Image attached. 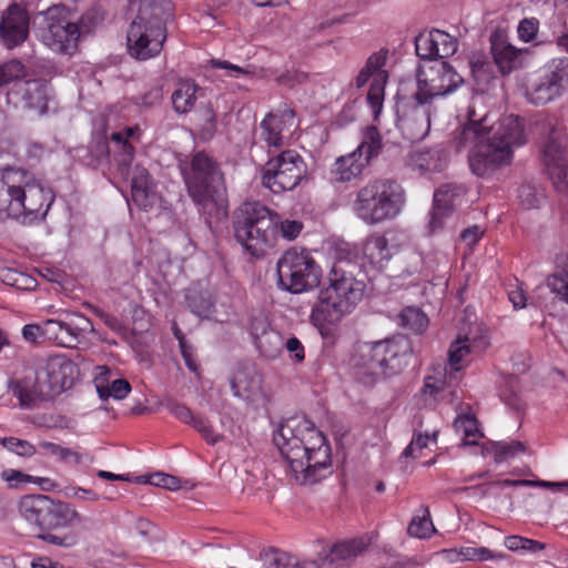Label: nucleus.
<instances>
[{
  "instance_id": "f257e3e1",
  "label": "nucleus",
  "mask_w": 568,
  "mask_h": 568,
  "mask_svg": "<svg viewBox=\"0 0 568 568\" xmlns=\"http://www.w3.org/2000/svg\"><path fill=\"white\" fill-rule=\"evenodd\" d=\"M484 95H476L467 112V122L455 131L452 145L457 152L469 151V168L477 176L491 175L513 160L514 148L524 144L519 119L513 114L495 120Z\"/></svg>"
},
{
  "instance_id": "f03ea898",
  "label": "nucleus",
  "mask_w": 568,
  "mask_h": 568,
  "mask_svg": "<svg viewBox=\"0 0 568 568\" xmlns=\"http://www.w3.org/2000/svg\"><path fill=\"white\" fill-rule=\"evenodd\" d=\"M274 443L286 462L285 473L291 483L314 485L331 474V447L310 419H286L274 435Z\"/></svg>"
},
{
  "instance_id": "7ed1b4c3",
  "label": "nucleus",
  "mask_w": 568,
  "mask_h": 568,
  "mask_svg": "<svg viewBox=\"0 0 568 568\" xmlns=\"http://www.w3.org/2000/svg\"><path fill=\"white\" fill-rule=\"evenodd\" d=\"M19 513L24 520L39 529L40 540L67 549L78 545V532L70 530L55 534L83 521L74 505L43 494L27 495L19 501Z\"/></svg>"
},
{
  "instance_id": "20e7f679",
  "label": "nucleus",
  "mask_w": 568,
  "mask_h": 568,
  "mask_svg": "<svg viewBox=\"0 0 568 568\" xmlns=\"http://www.w3.org/2000/svg\"><path fill=\"white\" fill-rule=\"evenodd\" d=\"M53 202L51 190L23 169H0V220L16 219L23 223L44 216Z\"/></svg>"
},
{
  "instance_id": "39448f33",
  "label": "nucleus",
  "mask_w": 568,
  "mask_h": 568,
  "mask_svg": "<svg viewBox=\"0 0 568 568\" xmlns=\"http://www.w3.org/2000/svg\"><path fill=\"white\" fill-rule=\"evenodd\" d=\"M187 192L209 217L221 220L227 214L224 175L219 164L205 152H196L184 170Z\"/></svg>"
},
{
  "instance_id": "423d86ee",
  "label": "nucleus",
  "mask_w": 568,
  "mask_h": 568,
  "mask_svg": "<svg viewBox=\"0 0 568 568\" xmlns=\"http://www.w3.org/2000/svg\"><path fill=\"white\" fill-rule=\"evenodd\" d=\"M345 266L349 264H334L329 285L320 291L311 315L316 325L338 323L363 298L364 281L356 278Z\"/></svg>"
},
{
  "instance_id": "0eeeda50",
  "label": "nucleus",
  "mask_w": 568,
  "mask_h": 568,
  "mask_svg": "<svg viewBox=\"0 0 568 568\" xmlns=\"http://www.w3.org/2000/svg\"><path fill=\"white\" fill-rule=\"evenodd\" d=\"M412 346L405 336L377 342H362L355 347L352 365L359 378L374 382L379 377H389L402 372L407 365Z\"/></svg>"
},
{
  "instance_id": "6e6552de",
  "label": "nucleus",
  "mask_w": 568,
  "mask_h": 568,
  "mask_svg": "<svg viewBox=\"0 0 568 568\" xmlns=\"http://www.w3.org/2000/svg\"><path fill=\"white\" fill-rule=\"evenodd\" d=\"M277 215L260 202H244L234 212L233 232L241 246L254 257L263 256L276 241Z\"/></svg>"
},
{
  "instance_id": "1a4fd4ad",
  "label": "nucleus",
  "mask_w": 568,
  "mask_h": 568,
  "mask_svg": "<svg viewBox=\"0 0 568 568\" xmlns=\"http://www.w3.org/2000/svg\"><path fill=\"white\" fill-rule=\"evenodd\" d=\"M404 202V190L396 181L376 179L357 191L353 211L364 223L376 225L394 219Z\"/></svg>"
},
{
  "instance_id": "9d476101",
  "label": "nucleus",
  "mask_w": 568,
  "mask_h": 568,
  "mask_svg": "<svg viewBox=\"0 0 568 568\" xmlns=\"http://www.w3.org/2000/svg\"><path fill=\"white\" fill-rule=\"evenodd\" d=\"M33 32L57 53L73 54L78 49L79 28L72 20L71 11L63 4L38 12L33 17Z\"/></svg>"
},
{
  "instance_id": "9b49d317",
  "label": "nucleus",
  "mask_w": 568,
  "mask_h": 568,
  "mask_svg": "<svg viewBox=\"0 0 568 568\" xmlns=\"http://www.w3.org/2000/svg\"><path fill=\"white\" fill-rule=\"evenodd\" d=\"M278 283L291 293H302L318 285L320 267L305 251H286L277 261Z\"/></svg>"
},
{
  "instance_id": "f8f14e48",
  "label": "nucleus",
  "mask_w": 568,
  "mask_h": 568,
  "mask_svg": "<svg viewBox=\"0 0 568 568\" xmlns=\"http://www.w3.org/2000/svg\"><path fill=\"white\" fill-rule=\"evenodd\" d=\"M306 174L303 158L294 150H286L270 158L262 169V184L273 193L291 191Z\"/></svg>"
},
{
  "instance_id": "ddd939ff",
  "label": "nucleus",
  "mask_w": 568,
  "mask_h": 568,
  "mask_svg": "<svg viewBox=\"0 0 568 568\" xmlns=\"http://www.w3.org/2000/svg\"><path fill=\"white\" fill-rule=\"evenodd\" d=\"M417 91L414 99L430 103L436 97H444L464 83L463 77L446 61H437L427 70L416 71Z\"/></svg>"
},
{
  "instance_id": "4468645a",
  "label": "nucleus",
  "mask_w": 568,
  "mask_h": 568,
  "mask_svg": "<svg viewBox=\"0 0 568 568\" xmlns=\"http://www.w3.org/2000/svg\"><path fill=\"white\" fill-rule=\"evenodd\" d=\"M166 39V28L162 22H150L144 18H134L131 22L126 45L129 54L136 60H148L158 55Z\"/></svg>"
},
{
  "instance_id": "2eb2a0df",
  "label": "nucleus",
  "mask_w": 568,
  "mask_h": 568,
  "mask_svg": "<svg viewBox=\"0 0 568 568\" xmlns=\"http://www.w3.org/2000/svg\"><path fill=\"white\" fill-rule=\"evenodd\" d=\"M567 145L566 133L552 130L544 149V163L554 187L561 193L568 191L567 182Z\"/></svg>"
},
{
  "instance_id": "dca6fc26",
  "label": "nucleus",
  "mask_w": 568,
  "mask_h": 568,
  "mask_svg": "<svg viewBox=\"0 0 568 568\" xmlns=\"http://www.w3.org/2000/svg\"><path fill=\"white\" fill-rule=\"evenodd\" d=\"M427 104L415 100L414 97L397 102L396 124L407 140H420L428 134L430 120Z\"/></svg>"
},
{
  "instance_id": "f3484780",
  "label": "nucleus",
  "mask_w": 568,
  "mask_h": 568,
  "mask_svg": "<svg viewBox=\"0 0 568 568\" xmlns=\"http://www.w3.org/2000/svg\"><path fill=\"white\" fill-rule=\"evenodd\" d=\"M568 77L566 59L554 60L549 73L545 74L527 91L529 101L534 104H546L565 91L564 82Z\"/></svg>"
},
{
  "instance_id": "a211bd4d",
  "label": "nucleus",
  "mask_w": 568,
  "mask_h": 568,
  "mask_svg": "<svg viewBox=\"0 0 568 568\" xmlns=\"http://www.w3.org/2000/svg\"><path fill=\"white\" fill-rule=\"evenodd\" d=\"M30 18L26 9L17 3L3 11L0 21V41L13 49L22 44L29 36Z\"/></svg>"
},
{
  "instance_id": "6ab92c4d",
  "label": "nucleus",
  "mask_w": 568,
  "mask_h": 568,
  "mask_svg": "<svg viewBox=\"0 0 568 568\" xmlns=\"http://www.w3.org/2000/svg\"><path fill=\"white\" fill-rule=\"evenodd\" d=\"M490 50L496 65L503 74H509L523 63V54L526 50L514 47L501 30H495L490 34Z\"/></svg>"
},
{
  "instance_id": "aec40b11",
  "label": "nucleus",
  "mask_w": 568,
  "mask_h": 568,
  "mask_svg": "<svg viewBox=\"0 0 568 568\" xmlns=\"http://www.w3.org/2000/svg\"><path fill=\"white\" fill-rule=\"evenodd\" d=\"M132 201L141 210L149 211L160 202L156 186L146 169L136 165L131 181Z\"/></svg>"
},
{
  "instance_id": "412c9836",
  "label": "nucleus",
  "mask_w": 568,
  "mask_h": 568,
  "mask_svg": "<svg viewBox=\"0 0 568 568\" xmlns=\"http://www.w3.org/2000/svg\"><path fill=\"white\" fill-rule=\"evenodd\" d=\"M230 383L234 396L247 402L254 400L262 392V376L252 364L240 365Z\"/></svg>"
},
{
  "instance_id": "4be33fe9",
  "label": "nucleus",
  "mask_w": 568,
  "mask_h": 568,
  "mask_svg": "<svg viewBox=\"0 0 568 568\" xmlns=\"http://www.w3.org/2000/svg\"><path fill=\"white\" fill-rule=\"evenodd\" d=\"M367 547L364 539H352L343 542L335 544L329 549H323L318 552L313 562L318 565V568H329L338 565L342 561L348 560L363 552Z\"/></svg>"
},
{
  "instance_id": "5701e85b",
  "label": "nucleus",
  "mask_w": 568,
  "mask_h": 568,
  "mask_svg": "<svg viewBox=\"0 0 568 568\" xmlns=\"http://www.w3.org/2000/svg\"><path fill=\"white\" fill-rule=\"evenodd\" d=\"M78 373L77 365L65 357H54L47 365L49 388L53 393L69 389Z\"/></svg>"
},
{
  "instance_id": "b1692460",
  "label": "nucleus",
  "mask_w": 568,
  "mask_h": 568,
  "mask_svg": "<svg viewBox=\"0 0 568 568\" xmlns=\"http://www.w3.org/2000/svg\"><path fill=\"white\" fill-rule=\"evenodd\" d=\"M293 124V110H284L280 114L268 113L261 122V136L267 145L278 148L283 144V131Z\"/></svg>"
},
{
  "instance_id": "393cba45",
  "label": "nucleus",
  "mask_w": 568,
  "mask_h": 568,
  "mask_svg": "<svg viewBox=\"0 0 568 568\" xmlns=\"http://www.w3.org/2000/svg\"><path fill=\"white\" fill-rule=\"evenodd\" d=\"M357 154V152L353 151L335 160L331 169L333 181L345 183L362 175L369 163Z\"/></svg>"
},
{
  "instance_id": "a878e982",
  "label": "nucleus",
  "mask_w": 568,
  "mask_h": 568,
  "mask_svg": "<svg viewBox=\"0 0 568 568\" xmlns=\"http://www.w3.org/2000/svg\"><path fill=\"white\" fill-rule=\"evenodd\" d=\"M260 559L266 568H318L313 559L301 560L295 555L274 547L262 550Z\"/></svg>"
},
{
  "instance_id": "bb28decb",
  "label": "nucleus",
  "mask_w": 568,
  "mask_h": 568,
  "mask_svg": "<svg viewBox=\"0 0 568 568\" xmlns=\"http://www.w3.org/2000/svg\"><path fill=\"white\" fill-rule=\"evenodd\" d=\"M407 164L420 173L440 172L446 164V158L439 149H416L410 152Z\"/></svg>"
},
{
  "instance_id": "cd10ccee",
  "label": "nucleus",
  "mask_w": 568,
  "mask_h": 568,
  "mask_svg": "<svg viewBox=\"0 0 568 568\" xmlns=\"http://www.w3.org/2000/svg\"><path fill=\"white\" fill-rule=\"evenodd\" d=\"M203 90L192 80H181L171 95L173 109L176 113H189L195 106Z\"/></svg>"
},
{
  "instance_id": "c85d7f7f",
  "label": "nucleus",
  "mask_w": 568,
  "mask_h": 568,
  "mask_svg": "<svg viewBox=\"0 0 568 568\" xmlns=\"http://www.w3.org/2000/svg\"><path fill=\"white\" fill-rule=\"evenodd\" d=\"M20 92L26 105L40 114L48 110L49 85L43 80H28L21 83Z\"/></svg>"
},
{
  "instance_id": "c756f323",
  "label": "nucleus",
  "mask_w": 568,
  "mask_h": 568,
  "mask_svg": "<svg viewBox=\"0 0 568 568\" xmlns=\"http://www.w3.org/2000/svg\"><path fill=\"white\" fill-rule=\"evenodd\" d=\"M171 413L181 422L194 427L209 444H216L221 436L216 434L212 426L202 417L194 415L189 407L182 404H173Z\"/></svg>"
},
{
  "instance_id": "7c9ffc66",
  "label": "nucleus",
  "mask_w": 568,
  "mask_h": 568,
  "mask_svg": "<svg viewBox=\"0 0 568 568\" xmlns=\"http://www.w3.org/2000/svg\"><path fill=\"white\" fill-rule=\"evenodd\" d=\"M8 387L12 395L19 399L21 407L30 408L41 398L43 390L38 386L37 379L33 377H24L22 379H10Z\"/></svg>"
},
{
  "instance_id": "2f4dec72",
  "label": "nucleus",
  "mask_w": 568,
  "mask_h": 568,
  "mask_svg": "<svg viewBox=\"0 0 568 568\" xmlns=\"http://www.w3.org/2000/svg\"><path fill=\"white\" fill-rule=\"evenodd\" d=\"M363 255L374 267L383 268L392 256L387 239L381 234L369 235L363 244Z\"/></svg>"
},
{
  "instance_id": "473e14b6",
  "label": "nucleus",
  "mask_w": 568,
  "mask_h": 568,
  "mask_svg": "<svg viewBox=\"0 0 568 568\" xmlns=\"http://www.w3.org/2000/svg\"><path fill=\"white\" fill-rule=\"evenodd\" d=\"M99 369L101 373L100 376L95 378V388L101 399H108L109 397L123 399L131 392V385L126 379L119 378L109 384L105 377L110 373L109 367L99 366Z\"/></svg>"
},
{
  "instance_id": "72a5a7b5",
  "label": "nucleus",
  "mask_w": 568,
  "mask_h": 568,
  "mask_svg": "<svg viewBox=\"0 0 568 568\" xmlns=\"http://www.w3.org/2000/svg\"><path fill=\"white\" fill-rule=\"evenodd\" d=\"M546 286L554 294V300L568 302V270L565 256L556 258V270L547 277Z\"/></svg>"
},
{
  "instance_id": "f704fd0d",
  "label": "nucleus",
  "mask_w": 568,
  "mask_h": 568,
  "mask_svg": "<svg viewBox=\"0 0 568 568\" xmlns=\"http://www.w3.org/2000/svg\"><path fill=\"white\" fill-rule=\"evenodd\" d=\"M171 12V0H141L136 18L143 17L144 20L150 22H162L165 24Z\"/></svg>"
},
{
  "instance_id": "c9c22d12",
  "label": "nucleus",
  "mask_w": 568,
  "mask_h": 568,
  "mask_svg": "<svg viewBox=\"0 0 568 568\" xmlns=\"http://www.w3.org/2000/svg\"><path fill=\"white\" fill-rule=\"evenodd\" d=\"M382 148V135L375 126L369 125L363 130L362 141L354 151L371 164L379 155Z\"/></svg>"
},
{
  "instance_id": "e433bc0d",
  "label": "nucleus",
  "mask_w": 568,
  "mask_h": 568,
  "mask_svg": "<svg viewBox=\"0 0 568 568\" xmlns=\"http://www.w3.org/2000/svg\"><path fill=\"white\" fill-rule=\"evenodd\" d=\"M0 281L6 285L22 291H32L38 285L34 277L12 267L0 268Z\"/></svg>"
},
{
  "instance_id": "4c0bfd02",
  "label": "nucleus",
  "mask_w": 568,
  "mask_h": 568,
  "mask_svg": "<svg viewBox=\"0 0 568 568\" xmlns=\"http://www.w3.org/2000/svg\"><path fill=\"white\" fill-rule=\"evenodd\" d=\"M525 444L518 440H513L510 443L493 442L489 444V447H483L481 454L486 455L489 453H494L495 462L500 463L505 459L513 458L518 454H523L525 453Z\"/></svg>"
},
{
  "instance_id": "58836bf2",
  "label": "nucleus",
  "mask_w": 568,
  "mask_h": 568,
  "mask_svg": "<svg viewBox=\"0 0 568 568\" xmlns=\"http://www.w3.org/2000/svg\"><path fill=\"white\" fill-rule=\"evenodd\" d=\"M398 323L414 333H422L428 326V317L420 308L407 306L398 314Z\"/></svg>"
},
{
  "instance_id": "ea45409f",
  "label": "nucleus",
  "mask_w": 568,
  "mask_h": 568,
  "mask_svg": "<svg viewBox=\"0 0 568 568\" xmlns=\"http://www.w3.org/2000/svg\"><path fill=\"white\" fill-rule=\"evenodd\" d=\"M454 427L457 433L463 434L464 446L477 445V438L483 437L473 415L458 416L454 422Z\"/></svg>"
},
{
  "instance_id": "a19ab883",
  "label": "nucleus",
  "mask_w": 568,
  "mask_h": 568,
  "mask_svg": "<svg viewBox=\"0 0 568 568\" xmlns=\"http://www.w3.org/2000/svg\"><path fill=\"white\" fill-rule=\"evenodd\" d=\"M466 190L462 185L445 184L434 194V203L442 205L445 210L453 212L457 201L464 197Z\"/></svg>"
},
{
  "instance_id": "79ce46f5",
  "label": "nucleus",
  "mask_w": 568,
  "mask_h": 568,
  "mask_svg": "<svg viewBox=\"0 0 568 568\" xmlns=\"http://www.w3.org/2000/svg\"><path fill=\"white\" fill-rule=\"evenodd\" d=\"M387 60V51L374 52L366 61L364 68L361 69L359 73L355 79L357 88H362L366 84L371 77H375L377 72L384 71L382 68L385 65Z\"/></svg>"
},
{
  "instance_id": "37998d69",
  "label": "nucleus",
  "mask_w": 568,
  "mask_h": 568,
  "mask_svg": "<svg viewBox=\"0 0 568 568\" xmlns=\"http://www.w3.org/2000/svg\"><path fill=\"white\" fill-rule=\"evenodd\" d=\"M106 10L101 3L93 4L82 17L75 22L79 28V38L91 32V30L102 23L105 19Z\"/></svg>"
},
{
  "instance_id": "c03bdc74",
  "label": "nucleus",
  "mask_w": 568,
  "mask_h": 568,
  "mask_svg": "<svg viewBox=\"0 0 568 568\" xmlns=\"http://www.w3.org/2000/svg\"><path fill=\"white\" fill-rule=\"evenodd\" d=\"M387 71L377 72V74L373 78V81L367 93V101L371 104L375 116L378 115L383 106L384 90L387 83Z\"/></svg>"
},
{
  "instance_id": "a18cd8bd",
  "label": "nucleus",
  "mask_w": 568,
  "mask_h": 568,
  "mask_svg": "<svg viewBox=\"0 0 568 568\" xmlns=\"http://www.w3.org/2000/svg\"><path fill=\"white\" fill-rule=\"evenodd\" d=\"M471 352L469 338L467 336H459L454 343H452L448 349V363L452 369L459 371L462 363L466 356Z\"/></svg>"
},
{
  "instance_id": "49530a36",
  "label": "nucleus",
  "mask_w": 568,
  "mask_h": 568,
  "mask_svg": "<svg viewBox=\"0 0 568 568\" xmlns=\"http://www.w3.org/2000/svg\"><path fill=\"white\" fill-rule=\"evenodd\" d=\"M434 531H435V527L430 519L429 509H428V507H424L423 515L415 516L412 519V521L408 526V534L410 536L417 537V538H427V537H430Z\"/></svg>"
},
{
  "instance_id": "de8ad7c7",
  "label": "nucleus",
  "mask_w": 568,
  "mask_h": 568,
  "mask_svg": "<svg viewBox=\"0 0 568 568\" xmlns=\"http://www.w3.org/2000/svg\"><path fill=\"white\" fill-rule=\"evenodd\" d=\"M416 54L424 60L437 59L438 48L435 44L434 30L420 33L415 39Z\"/></svg>"
},
{
  "instance_id": "09e8293b",
  "label": "nucleus",
  "mask_w": 568,
  "mask_h": 568,
  "mask_svg": "<svg viewBox=\"0 0 568 568\" xmlns=\"http://www.w3.org/2000/svg\"><path fill=\"white\" fill-rule=\"evenodd\" d=\"M39 445L43 450H45L51 456L57 457L60 462H64L71 465H79L82 463L81 454L75 450L50 442H41Z\"/></svg>"
},
{
  "instance_id": "8fccbe9b",
  "label": "nucleus",
  "mask_w": 568,
  "mask_h": 568,
  "mask_svg": "<svg viewBox=\"0 0 568 568\" xmlns=\"http://www.w3.org/2000/svg\"><path fill=\"white\" fill-rule=\"evenodd\" d=\"M129 530L135 532L139 539L144 544L156 540V527L145 518L132 517L129 524Z\"/></svg>"
},
{
  "instance_id": "3c124183",
  "label": "nucleus",
  "mask_w": 568,
  "mask_h": 568,
  "mask_svg": "<svg viewBox=\"0 0 568 568\" xmlns=\"http://www.w3.org/2000/svg\"><path fill=\"white\" fill-rule=\"evenodd\" d=\"M505 547L510 551H528V552H538L545 549L546 545L534 539L525 538L521 536H508L505 538L504 542Z\"/></svg>"
},
{
  "instance_id": "603ef678",
  "label": "nucleus",
  "mask_w": 568,
  "mask_h": 568,
  "mask_svg": "<svg viewBox=\"0 0 568 568\" xmlns=\"http://www.w3.org/2000/svg\"><path fill=\"white\" fill-rule=\"evenodd\" d=\"M26 75V67L19 60H10L0 64V87L23 79Z\"/></svg>"
},
{
  "instance_id": "864d4df0",
  "label": "nucleus",
  "mask_w": 568,
  "mask_h": 568,
  "mask_svg": "<svg viewBox=\"0 0 568 568\" xmlns=\"http://www.w3.org/2000/svg\"><path fill=\"white\" fill-rule=\"evenodd\" d=\"M470 70L476 82H487L491 75V64L485 55L474 54L469 61Z\"/></svg>"
},
{
  "instance_id": "5fc2aeb1",
  "label": "nucleus",
  "mask_w": 568,
  "mask_h": 568,
  "mask_svg": "<svg viewBox=\"0 0 568 568\" xmlns=\"http://www.w3.org/2000/svg\"><path fill=\"white\" fill-rule=\"evenodd\" d=\"M436 437H437V432H433V434L430 435L427 432L422 433L420 429H415L412 442L404 449L403 456L406 458L407 457L417 458L418 456L416 455V452L422 450L423 448H426L428 446L429 439L433 438V440H436Z\"/></svg>"
},
{
  "instance_id": "6e6d98bb",
  "label": "nucleus",
  "mask_w": 568,
  "mask_h": 568,
  "mask_svg": "<svg viewBox=\"0 0 568 568\" xmlns=\"http://www.w3.org/2000/svg\"><path fill=\"white\" fill-rule=\"evenodd\" d=\"M435 44L438 48L437 58L444 59L453 55L457 51V40L442 30H434Z\"/></svg>"
},
{
  "instance_id": "4d7b16f0",
  "label": "nucleus",
  "mask_w": 568,
  "mask_h": 568,
  "mask_svg": "<svg viewBox=\"0 0 568 568\" xmlns=\"http://www.w3.org/2000/svg\"><path fill=\"white\" fill-rule=\"evenodd\" d=\"M463 560H489V559H501L505 556L503 554H495L486 547H465L458 552Z\"/></svg>"
},
{
  "instance_id": "13d9d810",
  "label": "nucleus",
  "mask_w": 568,
  "mask_h": 568,
  "mask_svg": "<svg viewBox=\"0 0 568 568\" xmlns=\"http://www.w3.org/2000/svg\"><path fill=\"white\" fill-rule=\"evenodd\" d=\"M499 485L501 486H531V487H542V488H550V489H558L564 490L566 487H568V481H546V480H529V479H505L503 481H499Z\"/></svg>"
},
{
  "instance_id": "bf43d9fd",
  "label": "nucleus",
  "mask_w": 568,
  "mask_h": 568,
  "mask_svg": "<svg viewBox=\"0 0 568 568\" xmlns=\"http://www.w3.org/2000/svg\"><path fill=\"white\" fill-rule=\"evenodd\" d=\"M2 445L8 450L22 457H31L36 454V447L31 443L16 437L3 438Z\"/></svg>"
},
{
  "instance_id": "052dcab7",
  "label": "nucleus",
  "mask_w": 568,
  "mask_h": 568,
  "mask_svg": "<svg viewBox=\"0 0 568 568\" xmlns=\"http://www.w3.org/2000/svg\"><path fill=\"white\" fill-rule=\"evenodd\" d=\"M111 139L113 142H115L121 148L120 159H119L120 166L128 168L131 164L132 159H133V152H134L133 146L124 138L123 132L112 133Z\"/></svg>"
},
{
  "instance_id": "680f3d73",
  "label": "nucleus",
  "mask_w": 568,
  "mask_h": 568,
  "mask_svg": "<svg viewBox=\"0 0 568 568\" xmlns=\"http://www.w3.org/2000/svg\"><path fill=\"white\" fill-rule=\"evenodd\" d=\"M81 341V336L77 332L71 321L65 315L62 320V334L60 338V346L75 347Z\"/></svg>"
},
{
  "instance_id": "e2e57ef3",
  "label": "nucleus",
  "mask_w": 568,
  "mask_h": 568,
  "mask_svg": "<svg viewBox=\"0 0 568 568\" xmlns=\"http://www.w3.org/2000/svg\"><path fill=\"white\" fill-rule=\"evenodd\" d=\"M452 212L445 210L442 205L434 203L433 210L429 212L428 233L434 234L444 226V221Z\"/></svg>"
},
{
  "instance_id": "0e129e2a",
  "label": "nucleus",
  "mask_w": 568,
  "mask_h": 568,
  "mask_svg": "<svg viewBox=\"0 0 568 568\" xmlns=\"http://www.w3.org/2000/svg\"><path fill=\"white\" fill-rule=\"evenodd\" d=\"M519 199L525 209H534L539 205L541 196L532 185L526 184L519 189Z\"/></svg>"
},
{
  "instance_id": "69168bd1",
  "label": "nucleus",
  "mask_w": 568,
  "mask_h": 568,
  "mask_svg": "<svg viewBox=\"0 0 568 568\" xmlns=\"http://www.w3.org/2000/svg\"><path fill=\"white\" fill-rule=\"evenodd\" d=\"M538 26L539 22L535 18L521 20L517 29L519 38L525 42L531 41L538 32Z\"/></svg>"
},
{
  "instance_id": "338daca9",
  "label": "nucleus",
  "mask_w": 568,
  "mask_h": 568,
  "mask_svg": "<svg viewBox=\"0 0 568 568\" xmlns=\"http://www.w3.org/2000/svg\"><path fill=\"white\" fill-rule=\"evenodd\" d=\"M149 483L169 490H178L180 488V479L178 477L163 473L152 475Z\"/></svg>"
},
{
  "instance_id": "774afa93",
  "label": "nucleus",
  "mask_w": 568,
  "mask_h": 568,
  "mask_svg": "<svg viewBox=\"0 0 568 568\" xmlns=\"http://www.w3.org/2000/svg\"><path fill=\"white\" fill-rule=\"evenodd\" d=\"M43 338L55 342L60 345L62 334V320H47L43 322Z\"/></svg>"
}]
</instances>
